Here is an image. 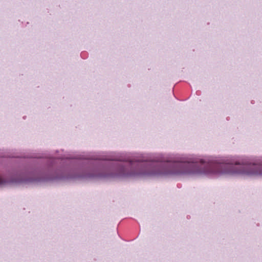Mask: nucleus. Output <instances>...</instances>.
<instances>
[{
  "label": "nucleus",
  "instance_id": "f03ea898",
  "mask_svg": "<svg viewBox=\"0 0 262 262\" xmlns=\"http://www.w3.org/2000/svg\"><path fill=\"white\" fill-rule=\"evenodd\" d=\"M4 181L2 177H0V185L3 184Z\"/></svg>",
  "mask_w": 262,
  "mask_h": 262
},
{
  "label": "nucleus",
  "instance_id": "f257e3e1",
  "mask_svg": "<svg viewBox=\"0 0 262 262\" xmlns=\"http://www.w3.org/2000/svg\"><path fill=\"white\" fill-rule=\"evenodd\" d=\"M222 173L262 175V164L229 162L222 163Z\"/></svg>",
  "mask_w": 262,
  "mask_h": 262
}]
</instances>
